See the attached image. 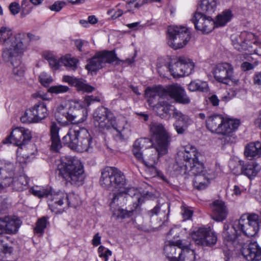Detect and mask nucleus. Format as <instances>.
Segmentation results:
<instances>
[{
	"instance_id": "50",
	"label": "nucleus",
	"mask_w": 261,
	"mask_h": 261,
	"mask_svg": "<svg viewBox=\"0 0 261 261\" xmlns=\"http://www.w3.org/2000/svg\"><path fill=\"white\" fill-rule=\"evenodd\" d=\"M113 212V215L117 219H124L131 216L132 212L127 211L119 207L111 209Z\"/></svg>"
},
{
	"instance_id": "38",
	"label": "nucleus",
	"mask_w": 261,
	"mask_h": 261,
	"mask_svg": "<svg viewBox=\"0 0 261 261\" xmlns=\"http://www.w3.org/2000/svg\"><path fill=\"white\" fill-rule=\"evenodd\" d=\"M33 107L38 122L47 116V110L44 102H41L36 103Z\"/></svg>"
},
{
	"instance_id": "35",
	"label": "nucleus",
	"mask_w": 261,
	"mask_h": 261,
	"mask_svg": "<svg viewBox=\"0 0 261 261\" xmlns=\"http://www.w3.org/2000/svg\"><path fill=\"white\" fill-rule=\"evenodd\" d=\"M244 154L250 159L261 154V142L257 141L248 144L246 147Z\"/></svg>"
},
{
	"instance_id": "39",
	"label": "nucleus",
	"mask_w": 261,
	"mask_h": 261,
	"mask_svg": "<svg viewBox=\"0 0 261 261\" xmlns=\"http://www.w3.org/2000/svg\"><path fill=\"white\" fill-rule=\"evenodd\" d=\"M217 0H201L200 9L202 13L212 14L216 9Z\"/></svg>"
},
{
	"instance_id": "2",
	"label": "nucleus",
	"mask_w": 261,
	"mask_h": 261,
	"mask_svg": "<svg viewBox=\"0 0 261 261\" xmlns=\"http://www.w3.org/2000/svg\"><path fill=\"white\" fill-rule=\"evenodd\" d=\"M58 170L66 185L80 187L84 184L86 175L84 166L79 160L66 157L58 165Z\"/></svg>"
},
{
	"instance_id": "16",
	"label": "nucleus",
	"mask_w": 261,
	"mask_h": 261,
	"mask_svg": "<svg viewBox=\"0 0 261 261\" xmlns=\"http://www.w3.org/2000/svg\"><path fill=\"white\" fill-rule=\"evenodd\" d=\"M191 238L196 245L202 246H212L217 241L215 233L205 228H199L193 231L191 233Z\"/></svg>"
},
{
	"instance_id": "7",
	"label": "nucleus",
	"mask_w": 261,
	"mask_h": 261,
	"mask_svg": "<svg viewBox=\"0 0 261 261\" xmlns=\"http://www.w3.org/2000/svg\"><path fill=\"white\" fill-rule=\"evenodd\" d=\"M99 182L106 189L118 190L119 188L123 187L125 177L123 173L118 169L107 167L101 171Z\"/></svg>"
},
{
	"instance_id": "63",
	"label": "nucleus",
	"mask_w": 261,
	"mask_h": 261,
	"mask_svg": "<svg viewBox=\"0 0 261 261\" xmlns=\"http://www.w3.org/2000/svg\"><path fill=\"white\" fill-rule=\"evenodd\" d=\"M3 243L4 241L2 239V237L0 236V254L1 253L4 254H11L13 252V248Z\"/></svg>"
},
{
	"instance_id": "25",
	"label": "nucleus",
	"mask_w": 261,
	"mask_h": 261,
	"mask_svg": "<svg viewBox=\"0 0 261 261\" xmlns=\"http://www.w3.org/2000/svg\"><path fill=\"white\" fill-rule=\"evenodd\" d=\"M212 218L216 221L224 220L228 215V211L224 202L220 200H215L211 205Z\"/></svg>"
},
{
	"instance_id": "48",
	"label": "nucleus",
	"mask_w": 261,
	"mask_h": 261,
	"mask_svg": "<svg viewBox=\"0 0 261 261\" xmlns=\"http://www.w3.org/2000/svg\"><path fill=\"white\" fill-rule=\"evenodd\" d=\"M20 120L22 123H25L38 122L35 116L33 107L25 111L24 114L21 117Z\"/></svg>"
},
{
	"instance_id": "40",
	"label": "nucleus",
	"mask_w": 261,
	"mask_h": 261,
	"mask_svg": "<svg viewBox=\"0 0 261 261\" xmlns=\"http://www.w3.org/2000/svg\"><path fill=\"white\" fill-rule=\"evenodd\" d=\"M149 143L150 140L147 138H140L135 141L133 146L132 152L136 158L142 153L141 150L146 148V144Z\"/></svg>"
},
{
	"instance_id": "19",
	"label": "nucleus",
	"mask_w": 261,
	"mask_h": 261,
	"mask_svg": "<svg viewBox=\"0 0 261 261\" xmlns=\"http://www.w3.org/2000/svg\"><path fill=\"white\" fill-rule=\"evenodd\" d=\"M21 225V220L16 216H5L0 218V236L3 234H13L17 232Z\"/></svg>"
},
{
	"instance_id": "24",
	"label": "nucleus",
	"mask_w": 261,
	"mask_h": 261,
	"mask_svg": "<svg viewBox=\"0 0 261 261\" xmlns=\"http://www.w3.org/2000/svg\"><path fill=\"white\" fill-rule=\"evenodd\" d=\"M194 176L193 180L194 187L198 190H202L207 187L210 183V180L216 177V173L214 171L208 169L207 172L195 175Z\"/></svg>"
},
{
	"instance_id": "20",
	"label": "nucleus",
	"mask_w": 261,
	"mask_h": 261,
	"mask_svg": "<svg viewBox=\"0 0 261 261\" xmlns=\"http://www.w3.org/2000/svg\"><path fill=\"white\" fill-rule=\"evenodd\" d=\"M242 253L248 261H259L261 260V247L255 242H250L244 246Z\"/></svg>"
},
{
	"instance_id": "9",
	"label": "nucleus",
	"mask_w": 261,
	"mask_h": 261,
	"mask_svg": "<svg viewBox=\"0 0 261 261\" xmlns=\"http://www.w3.org/2000/svg\"><path fill=\"white\" fill-rule=\"evenodd\" d=\"M236 227L239 228L240 233L248 237H255L259 229L258 216L254 213L242 215L240 219L236 220Z\"/></svg>"
},
{
	"instance_id": "28",
	"label": "nucleus",
	"mask_w": 261,
	"mask_h": 261,
	"mask_svg": "<svg viewBox=\"0 0 261 261\" xmlns=\"http://www.w3.org/2000/svg\"><path fill=\"white\" fill-rule=\"evenodd\" d=\"M63 81L68 83L71 86H75L79 91L90 92L94 89L93 87L86 84L85 81L81 79L64 75L63 77Z\"/></svg>"
},
{
	"instance_id": "57",
	"label": "nucleus",
	"mask_w": 261,
	"mask_h": 261,
	"mask_svg": "<svg viewBox=\"0 0 261 261\" xmlns=\"http://www.w3.org/2000/svg\"><path fill=\"white\" fill-rule=\"evenodd\" d=\"M147 0H130L128 3L126 4V7L129 9L130 8L132 11L134 10L135 9H138L145 3H146ZM130 11V10H128Z\"/></svg>"
},
{
	"instance_id": "26",
	"label": "nucleus",
	"mask_w": 261,
	"mask_h": 261,
	"mask_svg": "<svg viewBox=\"0 0 261 261\" xmlns=\"http://www.w3.org/2000/svg\"><path fill=\"white\" fill-rule=\"evenodd\" d=\"M172 115L173 117L176 120L174 126L177 133L178 134H182L190 124V119L176 108L173 109Z\"/></svg>"
},
{
	"instance_id": "1",
	"label": "nucleus",
	"mask_w": 261,
	"mask_h": 261,
	"mask_svg": "<svg viewBox=\"0 0 261 261\" xmlns=\"http://www.w3.org/2000/svg\"><path fill=\"white\" fill-rule=\"evenodd\" d=\"M24 39L25 36L21 33L13 36L12 30L8 27L0 28V42L4 47L2 57L6 62H10L14 66L13 59L22 54L27 44Z\"/></svg>"
},
{
	"instance_id": "58",
	"label": "nucleus",
	"mask_w": 261,
	"mask_h": 261,
	"mask_svg": "<svg viewBox=\"0 0 261 261\" xmlns=\"http://www.w3.org/2000/svg\"><path fill=\"white\" fill-rule=\"evenodd\" d=\"M50 192L51 190L50 188L42 189L40 190H36L35 189H32V194L40 198L43 197H47L48 198Z\"/></svg>"
},
{
	"instance_id": "4",
	"label": "nucleus",
	"mask_w": 261,
	"mask_h": 261,
	"mask_svg": "<svg viewBox=\"0 0 261 261\" xmlns=\"http://www.w3.org/2000/svg\"><path fill=\"white\" fill-rule=\"evenodd\" d=\"M205 123L206 128L210 132L225 136L226 141L232 143L235 139L233 133L238 128L240 121L225 118L222 115L214 114L207 118Z\"/></svg>"
},
{
	"instance_id": "37",
	"label": "nucleus",
	"mask_w": 261,
	"mask_h": 261,
	"mask_svg": "<svg viewBox=\"0 0 261 261\" xmlns=\"http://www.w3.org/2000/svg\"><path fill=\"white\" fill-rule=\"evenodd\" d=\"M29 183L28 178L24 175H20L15 179L12 178V185L14 190L18 191H22L27 189Z\"/></svg>"
},
{
	"instance_id": "34",
	"label": "nucleus",
	"mask_w": 261,
	"mask_h": 261,
	"mask_svg": "<svg viewBox=\"0 0 261 261\" xmlns=\"http://www.w3.org/2000/svg\"><path fill=\"white\" fill-rule=\"evenodd\" d=\"M181 68L176 72L177 75H189L192 73L194 64L189 58L180 57L179 58Z\"/></svg>"
},
{
	"instance_id": "21",
	"label": "nucleus",
	"mask_w": 261,
	"mask_h": 261,
	"mask_svg": "<svg viewBox=\"0 0 261 261\" xmlns=\"http://www.w3.org/2000/svg\"><path fill=\"white\" fill-rule=\"evenodd\" d=\"M113 123L111 128H114L116 131V133L114 135L115 139L117 141L126 139L129 134V129L125 119L121 118L116 120L114 115Z\"/></svg>"
},
{
	"instance_id": "8",
	"label": "nucleus",
	"mask_w": 261,
	"mask_h": 261,
	"mask_svg": "<svg viewBox=\"0 0 261 261\" xmlns=\"http://www.w3.org/2000/svg\"><path fill=\"white\" fill-rule=\"evenodd\" d=\"M213 74L215 79L219 83L236 88V90H240V82L234 76L233 67L229 63L224 62L215 65L213 70Z\"/></svg>"
},
{
	"instance_id": "42",
	"label": "nucleus",
	"mask_w": 261,
	"mask_h": 261,
	"mask_svg": "<svg viewBox=\"0 0 261 261\" xmlns=\"http://www.w3.org/2000/svg\"><path fill=\"white\" fill-rule=\"evenodd\" d=\"M118 192L112 194V198L110 202V207L111 209L117 207L119 205H122L125 203L126 197L120 190H118Z\"/></svg>"
},
{
	"instance_id": "46",
	"label": "nucleus",
	"mask_w": 261,
	"mask_h": 261,
	"mask_svg": "<svg viewBox=\"0 0 261 261\" xmlns=\"http://www.w3.org/2000/svg\"><path fill=\"white\" fill-rule=\"evenodd\" d=\"M188 88L191 91L205 92L208 91V85L206 82L192 81L189 84Z\"/></svg>"
},
{
	"instance_id": "22",
	"label": "nucleus",
	"mask_w": 261,
	"mask_h": 261,
	"mask_svg": "<svg viewBox=\"0 0 261 261\" xmlns=\"http://www.w3.org/2000/svg\"><path fill=\"white\" fill-rule=\"evenodd\" d=\"M185 247L181 240L167 241L165 243L164 253L170 261H175L177 258L176 256L177 252L179 255Z\"/></svg>"
},
{
	"instance_id": "12",
	"label": "nucleus",
	"mask_w": 261,
	"mask_h": 261,
	"mask_svg": "<svg viewBox=\"0 0 261 261\" xmlns=\"http://www.w3.org/2000/svg\"><path fill=\"white\" fill-rule=\"evenodd\" d=\"M93 124L100 130L109 129L114 124V114L104 107L98 108L93 114Z\"/></svg>"
},
{
	"instance_id": "13",
	"label": "nucleus",
	"mask_w": 261,
	"mask_h": 261,
	"mask_svg": "<svg viewBox=\"0 0 261 261\" xmlns=\"http://www.w3.org/2000/svg\"><path fill=\"white\" fill-rule=\"evenodd\" d=\"M169 206L168 204H158L148 212L153 229L160 228L168 220Z\"/></svg>"
},
{
	"instance_id": "41",
	"label": "nucleus",
	"mask_w": 261,
	"mask_h": 261,
	"mask_svg": "<svg viewBox=\"0 0 261 261\" xmlns=\"http://www.w3.org/2000/svg\"><path fill=\"white\" fill-rule=\"evenodd\" d=\"M60 62L68 70L75 71L77 68L78 60L71 57L70 55L61 58Z\"/></svg>"
},
{
	"instance_id": "52",
	"label": "nucleus",
	"mask_w": 261,
	"mask_h": 261,
	"mask_svg": "<svg viewBox=\"0 0 261 261\" xmlns=\"http://www.w3.org/2000/svg\"><path fill=\"white\" fill-rule=\"evenodd\" d=\"M66 202L68 206L75 207L81 203L79 195L74 193H71L69 194H66Z\"/></svg>"
},
{
	"instance_id": "27",
	"label": "nucleus",
	"mask_w": 261,
	"mask_h": 261,
	"mask_svg": "<svg viewBox=\"0 0 261 261\" xmlns=\"http://www.w3.org/2000/svg\"><path fill=\"white\" fill-rule=\"evenodd\" d=\"M14 165L10 162H0V179L5 186H10L14 175Z\"/></svg>"
},
{
	"instance_id": "18",
	"label": "nucleus",
	"mask_w": 261,
	"mask_h": 261,
	"mask_svg": "<svg viewBox=\"0 0 261 261\" xmlns=\"http://www.w3.org/2000/svg\"><path fill=\"white\" fill-rule=\"evenodd\" d=\"M32 136L30 131L23 127H16L12 130L10 135L3 141V143H11L16 146H21L31 140Z\"/></svg>"
},
{
	"instance_id": "36",
	"label": "nucleus",
	"mask_w": 261,
	"mask_h": 261,
	"mask_svg": "<svg viewBox=\"0 0 261 261\" xmlns=\"http://www.w3.org/2000/svg\"><path fill=\"white\" fill-rule=\"evenodd\" d=\"M171 106L166 101H160V103L154 108L156 114L162 118L169 117V112Z\"/></svg>"
},
{
	"instance_id": "51",
	"label": "nucleus",
	"mask_w": 261,
	"mask_h": 261,
	"mask_svg": "<svg viewBox=\"0 0 261 261\" xmlns=\"http://www.w3.org/2000/svg\"><path fill=\"white\" fill-rule=\"evenodd\" d=\"M47 219L43 217L39 219L36 224V227L34 229V231L35 234L39 236L42 235L43 233L44 229L46 227Z\"/></svg>"
},
{
	"instance_id": "15",
	"label": "nucleus",
	"mask_w": 261,
	"mask_h": 261,
	"mask_svg": "<svg viewBox=\"0 0 261 261\" xmlns=\"http://www.w3.org/2000/svg\"><path fill=\"white\" fill-rule=\"evenodd\" d=\"M254 37L253 34L246 32H241L240 34L232 35L231 36L232 44L234 48L239 51H248L249 53L255 52L253 49V44L255 41H251L250 39Z\"/></svg>"
},
{
	"instance_id": "29",
	"label": "nucleus",
	"mask_w": 261,
	"mask_h": 261,
	"mask_svg": "<svg viewBox=\"0 0 261 261\" xmlns=\"http://www.w3.org/2000/svg\"><path fill=\"white\" fill-rule=\"evenodd\" d=\"M66 193L63 192H58L54 194L50 193L48 198V206L52 211H55L66 202Z\"/></svg>"
},
{
	"instance_id": "23",
	"label": "nucleus",
	"mask_w": 261,
	"mask_h": 261,
	"mask_svg": "<svg viewBox=\"0 0 261 261\" xmlns=\"http://www.w3.org/2000/svg\"><path fill=\"white\" fill-rule=\"evenodd\" d=\"M163 87L158 86L155 88L147 87L145 90V95L147 98V102L150 107L153 109L160 103L159 99L165 98L163 92Z\"/></svg>"
},
{
	"instance_id": "33",
	"label": "nucleus",
	"mask_w": 261,
	"mask_h": 261,
	"mask_svg": "<svg viewBox=\"0 0 261 261\" xmlns=\"http://www.w3.org/2000/svg\"><path fill=\"white\" fill-rule=\"evenodd\" d=\"M260 168L258 164L252 161L243 165L241 170L242 173L250 179L254 178L258 174Z\"/></svg>"
},
{
	"instance_id": "55",
	"label": "nucleus",
	"mask_w": 261,
	"mask_h": 261,
	"mask_svg": "<svg viewBox=\"0 0 261 261\" xmlns=\"http://www.w3.org/2000/svg\"><path fill=\"white\" fill-rule=\"evenodd\" d=\"M69 88L68 87L64 85H57L53 86L49 88L48 92L51 93H55L56 94L64 93L67 92Z\"/></svg>"
},
{
	"instance_id": "10",
	"label": "nucleus",
	"mask_w": 261,
	"mask_h": 261,
	"mask_svg": "<svg viewBox=\"0 0 261 261\" xmlns=\"http://www.w3.org/2000/svg\"><path fill=\"white\" fill-rule=\"evenodd\" d=\"M118 60L113 51L103 50L98 52L92 58L86 68L91 72L96 71L102 68L106 63H111Z\"/></svg>"
},
{
	"instance_id": "53",
	"label": "nucleus",
	"mask_w": 261,
	"mask_h": 261,
	"mask_svg": "<svg viewBox=\"0 0 261 261\" xmlns=\"http://www.w3.org/2000/svg\"><path fill=\"white\" fill-rule=\"evenodd\" d=\"M118 190H120L121 192L123 193L124 196L128 195L131 197L137 196V198L139 200V198L138 197L139 194L138 191L137 189L133 187H126V181L124 184L123 187L122 188H119Z\"/></svg>"
},
{
	"instance_id": "54",
	"label": "nucleus",
	"mask_w": 261,
	"mask_h": 261,
	"mask_svg": "<svg viewBox=\"0 0 261 261\" xmlns=\"http://www.w3.org/2000/svg\"><path fill=\"white\" fill-rule=\"evenodd\" d=\"M45 59L48 61L50 67L53 70H57L60 67V60H58L53 56L48 54L45 56Z\"/></svg>"
},
{
	"instance_id": "32",
	"label": "nucleus",
	"mask_w": 261,
	"mask_h": 261,
	"mask_svg": "<svg viewBox=\"0 0 261 261\" xmlns=\"http://www.w3.org/2000/svg\"><path fill=\"white\" fill-rule=\"evenodd\" d=\"M200 155L195 146L191 145L186 146L185 148V152L184 153V159L186 161V167L190 164H193L198 161L199 156Z\"/></svg>"
},
{
	"instance_id": "62",
	"label": "nucleus",
	"mask_w": 261,
	"mask_h": 261,
	"mask_svg": "<svg viewBox=\"0 0 261 261\" xmlns=\"http://www.w3.org/2000/svg\"><path fill=\"white\" fill-rule=\"evenodd\" d=\"M22 34L25 36V39H24V40H25V41L27 43L24 49L22 51V54L27 49V48L29 46L30 41L38 40L40 39V37L39 36H37L31 33H28L27 34L22 33Z\"/></svg>"
},
{
	"instance_id": "44",
	"label": "nucleus",
	"mask_w": 261,
	"mask_h": 261,
	"mask_svg": "<svg viewBox=\"0 0 261 261\" xmlns=\"http://www.w3.org/2000/svg\"><path fill=\"white\" fill-rule=\"evenodd\" d=\"M189 166V172L191 174L194 175L202 174L208 171V169H206L203 163L198 161L193 164H190L188 165Z\"/></svg>"
},
{
	"instance_id": "61",
	"label": "nucleus",
	"mask_w": 261,
	"mask_h": 261,
	"mask_svg": "<svg viewBox=\"0 0 261 261\" xmlns=\"http://www.w3.org/2000/svg\"><path fill=\"white\" fill-rule=\"evenodd\" d=\"M29 0H23L21 2V14L25 15L28 14L32 10V7Z\"/></svg>"
},
{
	"instance_id": "45",
	"label": "nucleus",
	"mask_w": 261,
	"mask_h": 261,
	"mask_svg": "<svg viewBox=\"0 0 261 261\" xmlns=\"http://www.w3.org/2000/svg\"><path fill=\"white\" fill-rule=\"evenodd\" d=\"M216 27L215 21L210 16L205 15L203 24H199L198 27L201 29L203 33H208L211 32Z\"/></svg>"
},
{
	"instance_id": "49",
	"label": "nucleus",
	"mask_w": 261,
	"mask_h": 261,
	"mask_svg": "<svg viewBox=\"0 0 261 261\" xmlns=\"http://www.w3.org/2000/svg\"><path fill=\"white\" fill-rule=\"evenodd\" d=\"M205 14L202 12H195L192 18L191 21L194 24L195 28L199 31H201V29L198 27L199 24H203V22L204 21Z\"/></svg>"
},
{
	"instance_id": "5",
	"label": "nucleus",
	"mask_w": 261,
	"mask_h": 261,
	"mask_svg": "<svg viewBox=\"0 0 261 261\" xmlns=\"http://www.w3.org/2000/svg\"><path fill=\"white\" fill-rule=\"evenodd\" d=\"M63 142L69 148L79 152L88 151L93 147L92 138L87 129L77 124L72 126L63 138Z\"/></svg>"
},
{
	"instance_id": "6",
	"label": "nucleus",
	"mask_w": 261,
	"mask_h": 261,
	"mask_svg": "<svg viewBox=\"0 0 261 261\" xmlns=\"http://www.w3.org/2000/svg\"><path fill=\"white\" fill-rule=\"evenodd\" d=\"M150 130L152 135L154 142L153 148L156 149L159 156L165 155L171 142V137L164 126L159 122H152L149 125Z\"/></svg>"
},
{
	"instance_id": "30",
	"label": "nucleus",
	"mask_w": 261,
	"mask_h": 261,
	"mask_svg": "<svg viewBox=\"0 0 261 261\" xmlns=\"http://www.w3.org/2000/svg\"><path fill=\"white\" fill-rule=\"evenodd\" d=\"M60 127L55 122H51L50 125V133L51 144L50 148L52 150L58 152L61 148L62 145L59 136Z\"/></svg>"
},
{
	"instance_id": "64",
	"label": "nucleus",
	"mask_w": 261,
	"mask_h": 261,
	"mask_svg": "<svg viewBox=\"0 0 261 261\" xmlns=\"http://www.w3.org/2000/svg\"><path fill=\"white\" fill-rule=\"evenodd\" d=\"M123 13V10L121 9L118 8L116 10L112 9L108 11V14L111 16L112 19H115L118 17L121 16Z\"/></svg>"
},
{
	"instance_id": "43",
	"label": "nucleus",
	"mask_w": 261,
	"mask_h": 261,
	"mask_svg": "<svg viewBox=\"0 0 261 261\" xmlns=\"http://www.w3.org/2000/svg\"><path fill=\"white\" fill-rule=\"evenodd\" d=\"M195 253L193 250L188 248L182 249L178 258L175 261H195Z\"/></svg>"
},
{
	"instance_id": "47",
	"label": "nucleus",
	"mask_w": 261,
	"mask_h": 261,
	"mask_svg": "<svg viewBox=\"0 0 261 261\" xmlns=\"http://www.w3.org/2000/svg\"><path fill=\"white\" fill-rule=\"evenodd\" d=\"M232 17L230 11H225L217 16L215 21L216 27L224 26L227 23Z\"/></svg>"
},
{
	"instance_id": "17",
	"label": "nucleus",
	"mask_w": 261,
	"mask_h": 261,
	"mask_svg": "<svg viewBox=\"0 0 261 261\" xmlns=\"http://www.w3.org/2000/svg\"><path fill=\"white\" fill-rule=\"evenodd\" d=\"M163 92L165 98L169 96L173 99L176 102L182 105L189 104L191 99L187 95L185 89L178 84H173L163 87Z\"/></svg>"
},
{
	"instance_id": "3",
	"label": "nucleus",
	"mask_w": 261,
	"mask_h": 261,
	"mask_svg": "<svg viewBox=\"0 0 261 261\" xmlns=\"http://www.w3.org/2000/svg\"><path fill=\"white\" fill-rule=\"evenodd\" d=\"M88 115L87 110L79 102L65 101L57 108L55 117L59 122L70 121L72 123H82Z\"/></svg>"
},
{
	"instance_id": "31",
	"label": "nucleus",
	"mask_w": 261,
	"mask_h": 261,
	"mask_svg": "<svg viewBox=\"0 0 261 261\" xmlns=\"http://www.w3.org/2000/svg\"><path fill=\"white\" fill-rule=\"evenodd\" d=\"M240 234L239 228L236 227V220L232 225L224 224L223 237L225 241L233 243Z\"/></svg>"
},
{
	"instance_id": "11",
	"label": "nucleus",
	"mask_w": 261,
	"mask_h": 261,
	"mask_svg": "<svg viewBox=\"0 0 261 261\" xmlns=\"http://www.w3.org/2000/svg\"><path fill=\"white\" fill-rule=\"evenodd\" d=\"M169 40L168 44L174 48L177 49L183 47L185 45L180 40V37L185 39V43H187L191 38L190 32L184 27L173 26L168 28Z\"/></svg>"
},
{
	"instance_id": "56",
	"label": "nucleus",
	"mask_w": 261,
	"mask_h": 261,
	"mask_svg": "<svg viewBox=\"0 0 261 261\" xmlns=\"http://www.w3.org/2000/svg\"><path fill=\"white\" fill-rule=\"evenodd\" d=\"M181 68L180 63L179 62V59H178V61L174 63H171L169 65L168 68L171 72V74L174 77H179L183 76L182 75H177L176 72L179 69Z\"/></svg>"
},
{
	"instance_id": "14",
	"label": "nucleus",
	"mask_w": 261,
	"mask_h": 261,
	"mask_svg": "<svg viewBox=\"0 0 261 261\" xmlns=\"http://www.w3.org/2000/svg\"><path fill=\"white\" fill-rule=\"evenodd\" d=\"M161 156L159 155L158 152L152 146V148L148 149L144 153H142L140 155L138 156L136 159L146 167H149L154 172L152 174L153 176H158L163 180L166 181L165 176L154 166L158 159Z\"/></svg>"
},
{
	"instance_id": "59",
	"label": "nucleus",
	"mask_w": 261,
	"mask_h": 261,
	"mask_svg": "<svg viewBox=\"0 0 261 261\" xmlns=\"http://www.w3.org/2000/svg\"><path fill=\"white\" fill-rule=\"evenodd\" d=\"M39 79L41 84L45 87L48 86L53 81L52 77L45 72H42L39 76Z\"/></svg>"
},
{
	"instance_id": "60",
	"label": "nucleus",
	"mask_w": 261,
	"mask_h": 261,
	"mask_svg": "<svg viewBox=\"0 0 261 261\" xmlns=\"http://www.w3.org/2000/svg\"><path fill=\"white\" fill-rule=\"evenodd\" d=\"M24 70L22 67L17 66L13 69V73L15 79L17 81L21 80L24 76Z\"/></svg>"
}]
</instances>
